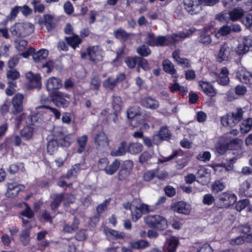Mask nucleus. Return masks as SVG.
Listing matches in <instances>:
<instances>
[{
  "mask_svg": "<svg viewBox=\"0 0 252 252\" xmlns=\"http://www.w3.org/2000/svg\"><path fill=\"white\" fill-rule=\"evenodd\" d=\"M236 160L237 158L235 157L227 159L226 162L221 163L219 166L224 168L227 171L231 170L233 169V164Z\"/></svg>",
  "mask_w": 252,
  "mask_h": 252,
  "instance_id": "obj_43",
  "label": "nucleus"
},
{
  "mask_svg": "<svg viewBox=\"0 0 252 252\" xmlns=\"http://www.w3.org/2000/svg\"><path fill=\"white\" fill-rule=\"evenodd\" d=\"M6 77L11 80H16L20 77V73L16 70L11 69L7 71Z\"/></svg>",
  "mask_w": 252,
  "mask_h": 252,
  "instance_id": "obj_53",
  "label": "nucleus"
},
{
  "mask_svg": "<svg viewBox=\"0 0 252 252\" xmlns=\"http://www.w3.org/2000/svg\"><path fill=\"white\" fill-rule=\"evenodd\" d=\"M138 115H140L139 107L138 106L130 107L127 111V116L128 119H132L131 124L133 127L136 126L134 123L137 121L136 116Z\"/></svg>",
  "mask_w": 252,
  "mask_h": 252,
  "instance_id": "obj_22",
  "label": "nucleus"
},
{
  "mask_svg": "<svg viewBox=\"0 0 252 252\" xmlns=\"http://www.w3.org/2000/svg\"><path fill=\"white\" fill-rule=\"evenodd\" d=\"M228 70L226 67H222L220 73L218 75L216 72H211L212 76H215L217 78V82L220 85L224 86L227 85L229 82V78L228 77Z\"/></svg>",
  "mask_w": 252,
  "mask_h": 252,
  "instance_id": "obj_11",
  "label": "nucleus"
},
{
  "mask_svg": "<svg viewBox=\"0 0 252 252\" xmlns=\"http://www.w3.org/2000/svg\"><path fill=\"white\" fill-rule=\"evenodd\" d=\"M62 85V80L52 77L48 80L46 87L48 91H52L61 88Z\"/></svg>",
  "mask_w": 252,
  "mask_h": 252,
  "instance_id": "obj_16",
  "label": "nucleus"
},
{
  "mask_svg": "<svg viewBox=\"0 0 252 252\" xmlns=\"http://www.w3.org/2000/svg\"><path fill=\"white\" fill-rule=\"evenodd\" d=\"M40 24H44L48 31L50 32L55 29L56 24L53 21V17L50 14H46L44 16L43 21H39Z\"/></svg>",
  "mask_w": 252,
  "mask_h": 252,
  "instance_id": "obj_19",
  "label": "nucleus"
},
{
  "mask_svg": "<svg viewBox=\"0 0 252 252\" xmlns=\"http://www.w3.org/2000/svg\"><path fill=\"white\" fill-rule=\"evenodd\" d=\"M199 85L203 92L210 96H214L216 93L211 84L205 81H200Z\"/></svg>",
  "mask_w": 252,
  "mask_h": 252,
  "instance_id": "obj_26",
  "label": "nucleus"
},
{
  "mask_svg": "<svg viewBox=\"0 0 252 252\" xmlns=\"http://www.w3.org/2000/svg\"><path fill=\"white\" fill-rule=\"evenodd\" d=\"M211 34L212 33L200 32L197 38L198 43L205 46H209L212 42Z\"/></svg>",
  "mask_w": 252,
  "mask_h": 252,
  "instance_id": "obj_17",
  "label": "nucleus"
},
{
  "mask_svg": "<svg viewBox=\"0 0 252 252\" xmlns=\"http://www.w3.org/2000/svg\"><path fill=\"white\" fill-rule=\"evenodd\" d=\"M88 141V136L86 135H84L77 139V143L79 147L77 150V152L79 153H82L85 149Z\"/></svg>",
  "mask_w": 252,
  "mask_h": 252,
  "instance_id": "obj_36",
  "label": "nucleus"
},
{
  "mask_svg": "<svg viewBox=\"0 0 252 252\" xmlns=\"http://www.w3.org/2000/svg\"><path fill=\"white\" fill-rule=\"evenodd\" d=\"M243 23L248 28L252 26V15L248 14L242 19Z\"/></svg>",
  "mask_w": 252,
  "mask_h": 252,
  "instance_id": "obj_64",
  "label": "nucleus"
},
{
  "mask_svg": "<svg viewBox=\"0 0 252 252\" xmlns=\"http://www.w3.org/2000/svg\"><path fill=\"white\" fill-rule=\"evenodd\" d=\"M241 141V139L235 138L230 140L229 142H226L227 149L230 150L238 149L240 147Z\"/></svg>",
  "mask_w": 252,
  "mask_h": 252,
  "instance_id": "obj_42",
  "label": "nucleus"
},
{
  "mask_svg": "<svg viewBox=\"0 0 252 252\" xmlns=\"http://www.w3.org/2000/svg\"><path fill=\"white\" fill-rule=\"evenodd\" d=\"M241 188L245 195L252 196V179H250L243 182Z\"/></svg>",
  "mask_w": 252,
  "mask_h": 252,
  "instance_id": "obj_35",
  "label": "nucleus"
},
{
  "mask_svg": "<svg viewBox=\"0 0 252 252\" xmlns=\"http://www.w3.org/2000/svg\"><path fill=\"white\" fill-rule=\"evenodd\" d=\"M146 43L150 46H165L169 43L167 36H158L156 37L153 32H148L146 38Z\"/></svg>",
  "mask_w": 252,
  "mask_h": 252,
  "instance_id": "obj_6",
  "label": "nucleus"
},
{
  "mask_svg": "<svg viewBox=\"0 0 252 252\" xmlns=\"http://www.w3.org/2000/svg\"><path fill=\"white\" fill-rule=\"evenodd\" d=\"M225 188V184L222 180H217L212 185V190L215 193L223 190Z\"/></svg>",
  "mask_w": 252,
  "mask_h": 252,
  "instance_id": "obj_41",
  "label": "nucleus"
},
{
  "mask_svg": "<svg viewBox=\"0 0 252 252\" xmlns=\"http://www.w3.org/2000/svg\"><path fill=\"white\" fill-rule=\"evenodd\" d=\"M138 58L139 56L128 57L125 59V62L129 68L132 69L134 68L136 64L138 65Z\"/></svg>",
  "mask_w": 252,
  "mask_h": 252,
  "instance_id": "obj_44",
  "label": "nucleus"
},
{
  "mask_svg": "<svg viewBox=\"0 0 252 252\" xmlns=\"http://www.w3.org/2000/svg\"><path fill=\"white\" fill-rule=\"evenodd\" d=\"M144 221L150 228L163 230L167 226V220L163 217L159 215H150L144 219Z\"/></svg>",
  "mask_w": 252,
  "mask_h": 252,
  "instance_id": "obj_2",
  "label": "nucleus"
},
{
  "mask_svg": "<svg viewBox=\"0 0 252 252\" xmlns=\"http://www.w3.org/2000/svg\"><path fill=\"white\" fill-rule=\"evenodd\" d=\"M41 77L39 74L30 82V86L33 88H39L41 87Z\"/></svg>",
  "mask_w": 252,
  "mask_h": 252,
  "instance_id": "obj_54",
  "label": "nucleus"
},
{
  "mask_svg": "<svg viewBox=\"0 0 252 252\" xmlns=\"http://www.w3.org/2000/svg\"><path fill=\"white\" fill-rule=\"evenodd\" d=\"M80 170V164H76L73 165L71 169L67 173L66 177L69 178L71 176H76V174Z\"/></svg>",
  "mask_w": 252,
  "mask_h": 252,
  "instance_id": "obj_61",
  "label": "nucleus"
},
{
  "mask_svg": "<svg viewBox=\"0 0 252 252\" xmlns=\"http://www.w3.org/2000/svg\"><path fill=\"white\" fill-rule=\"evenodd\" d=\"M19 59L20 58L18 55L14 56L11 58L7 63L9 68L13 69L18 63Z\"/></svg>",
  "mask_w": 252,
  "mask_h": 252,
  "instance_id": "obj_59",
  "label": "nucleus"
},
{
  "mask_svg": "<svg viewBox=\"0 0 252 252\" xmlns=\"http://www.w3.org/2000/svg\"><path fill=\"white\" fill-rule=\"evenodd\" d=\"M236 196L230 192H225L221 194L219 197V201L215 204L218 209L227 208L234 204L236 202Z\"/></svg>",
  "mask_w": 252,
  "mask_h": 252,
  "instance_id": "obj_5",
  "label": "nucleus"
},
{
  "mask_svg": "<svg viewBox=\"0 0 252 252\" xmlns=\"http://www.w3.org/2000/svg\"><path fill=\"white\" fill-rule=\"evenodd\" d=\"M244 112L242 108H238L235 111L230 113L234 118L235 120H236L237 123H238L243 119Z\"/></svg>",
  "mask_w": 252,
  "mask_h": 252,
  "instance_id": "obj_46",
  "label": "nucleus"
},
{
  "mask_svg": "<svg viewBox=\"0 0 252 252\" xmlns=\"http://www.w3.org/2000/svg\"><path fill=\"white\" fill-rule=\"evenodd\" d=\"M240 131L243 134L248 133L252 129V118H249L243 121L240 126Z\"/></svg>",
  "mask_w": 252,
  "mask_h": 252,
  "instance_id": "obj_28",
  "label": "nucleus"
},
{
  "mask_svg": "<svg viewBox=\"0 0 252 252\" xmlns=\"http://www.w3.org/2000/svg\"><path fill=\"white\" fill-rule=\"evenodd\" d=\"M120 164V161L119 159H115L110 165H107L105 173L110 175L114 174L119 168Z\"/></svg>",
  "mask_w": 252,
  "mask_h": 252,
  "instance_id": "obj_29",
  "label": "nucleus"
},
{
  "mask_svg": "<svg viewBox=\"0 0 252 252\" xmlns=\"http://www.w3.org/2000/svg\"><path fill=\"white\" fill-rule=\"evenodd\" d=\"M52 100L56 106L58 107L63 106V97L62 93L57 92L54 97Z\"/></svg>",
  "mask_w": 252,
  "mask_h": 252,
  "instance_id": "obj_50",
  "label": "nucleus"
},
{
  "mask_svg": "<svg viewBox=\"0 0 252 252\" xmlns=\"http://www.w3.org/2000/svg\"><path fill=\"white\" fill-rule=\"evenodd\" d=\"M31 229L29 228L22 230L19 235V241L24 246L28 245L30 243Z\"/></svg>",
  "mask_w": 252,
  "mask_h": 252,
  "instance_id": "obj_18",
  "label": "nucleus"
},
{
  "mask_svg": "<svg viewBox=\"0 0 252 252\" xmlns=\"http://www.w3.org/2000/svg\"><path fill=\"white\" fill-rule=\"evenodd\" d=\"M252 241V234H248L247 236H239L231 239L230 243L231 245H240L245 242H250Z\"/></svg>",
  "mask_w": 252,
  "mask_h": 252,
  "instance_id": "obj_32",
  "label": "nucleus"
},
{
  "mask_svg": "<svg viewBox=\"0 0 252 252\" xmlns=\"http://www.w3.org/2000/svg\"><path fill=\"white\" fill-rule=\"evenodd\" d=\"M163 70L167 73L173 75L176 73L174 65L169 60H164L162 62Z\"/></svg>",
  "mask_w": 252,
  "mask_h": 252,
  "instance_id": "obj_31",
  "label": "nucleus"
},
{
  "mask_svg": "<svg viewBox=\"0 0 252 252\" xmlns=\"http://www.w3.org/2000/svg\"><path fill=\"white\" fill-rule=\"evenodd\" d=\"M24 97L23 94L19 93L16 94L13 97L12 101L13 106L12 112L13 114H16L22 111Z\"/></svg>",
  "mask_w": 252,
  "mask_h": 252,
  "instance_id": "obj_9",
  "label": "nucleus"
},
{
  "mask_svg": "<svg viewBox=\"0 0 252 252\" xmlns=\"http://www.w3.org/2000/svg\"><path fill=\"white\" fill-rule=\"evenodd\" d=\"M34 31V25L31 23H17L10 28L11 34L17 37L29 35Z\"/></svg>",
  "mask_w": 252,
  "mask_h": 252,
  "instance_id": "obj_1",
  "label": "nucleus"
},
{
  "mask_svg": "<svg viewBox=\"0 0 252 252\" xmlns=\"http://www.w3.org/2000/svg\"><path fill=\"white\" fill-rule=\"evenodd\" d=\"M195 31V29L191 28L178 33L172 34L171 36V39L175 42H178L180 39H184L190 35H191Z\"/></svg>",
  "mask_w": 252,
  "mask_h": 252,
  "instance_id": "obj_15",
  "label": "nucleus"
},
{
  "mask_svg": "<svg viewBox=\"0 0 252 252\" xmlns=\"http://www.w3.org/2000/svg\"><path fill=\"white\" fill-rule=\"evenodd\" d=\"M135 208L139 209L143 214H147L152 211V210L149 208V206L148 205L144 203L135 205Z\"/></svg>",
  "mask_w": 252,
  "mask_h": 252,
  "instance_id": "obj_58",
  "label": "nucleus"
},
{
  "mask_svg": "<svg viewBox=\"0 0 252 252\" xmlns=\"http://www.w3.org/2000/svg\"><path fill=\"white\" fill-rule=\"evenodd\" d=\"M141 104L144 107L151 109H156L159 106L158 101L151 96L143 98L141 100Z\"/></svg>",
  "mask_w": 252,
  "mask_h": 252,
  "instance_id": "obj_14",
  "label": "nucleus"
},
{
  "mask_svg": "<svg viewBox=\"0 0 252 252\" xmlns=\"http://www.w3.org/2000/svg\"><path fill=\"white\" fill-rule=\"evenodd\" d=\"M137 53L141 56L140 57H146L151 54V50L149 47L144 44L138 46L136 48Z\"/></svg>",
  "mask_w": 252,
  "mask_h": 252,
  "instance_id": "obj_39",
  "label": "nucleus"
},
{
  "mask_svg": "<svg viewBox=\"0 0 252 252\" xmlns=\"http://www.w3.org/2000/svg\"><path fill=\"white\" fill-rule=\"evenodd\" d=\"M171 133L166 126H162L159 130L158 134L153 136L154 144L158 145L163 140H168L170 139Z\"/></svg>",
  "mask_w": 252,
  "mask_h": 252,
  "instance_id": "obj_7",
  "label": "nucleus"
},
{
  "mask_svg": "<svg viewBox=\"0 0 252 252\" xmlns=\"http://www.w3.org/2000/svg\"><path fill=\"white\" fill-rule=\"evenodd\" d=\"M108 163L109 161L107 158H102L98 162V167L101 170L105 171Z\"/></svg>",
  "mask_w": 252,
  "mask_h": 252,
  "instance_id": "obj_62",
  "label": "nucleus"
},
{
  "mask_svg": "<svg viewBox=\"0 0 252 252\" xmlns=\"http://www.w3.org/2000/svg\"><path fill=\"white\" fill-rule=\"evenodd\" d=\"M123 104L122 98L119 96H114L112 102L113 109L116 111H119L121 110Z\"/></svg>",
  "mask_w": 252,
  "mask_h": 252,
  "instance_id": "obj_45",
  "label": "nucleus"
},
{
  "mask_svg": "<svg viewBox=\"0 0 252 252\" xmlns=\"http://www.w3.org/2000/svg\"><path fill=\"white\" fill-rule=\"evenodd\" d=\"M65 40L68 45L71 46L74 50L82 43V40L77 34L72 36L66 37Z\"/></svg>",
  "mask_w": 252,
  "mask_h": 252,
  "instance_id": "obj_27",
  "label": "nucleus"
},
{
  "mask_svg": "<svg viewBox=\"0 0 252 252\" xmlns=\"http://www.w3.org/2000/svg\"><path fill=\"white\" fill-rule=\"evenodd\" d=\"M129 245L131 248L134 249H143L150 246L149 243L145 240H140L135 242H131Z\"/></svg>",
  "mask_w": 252,
  "mask_h": 252,
  "instance_id": "obj_34",
  "label": "nucleus"
},
{
  "mask_svg": "<svg viewBox=\"0 0 252 252\" xmlns=\"http://www.w3.org/2000/svg\"><path fill=\"white\" fill-rule=\"evenodd\" d=\"M33 128L31 126L24 127L21 131V135L25 140L31 139L33 135Z\"/></svg>",
  "mask_w": 252,
  "mask_h": 252,
  "instance_id": "obj_40",
  "label": "nucleus"
},
{
  "mask_svg": "<svg viewBox=\"0 0 252 252\" xmlns=\"http://www.w3.org/2000/svg\"><path fill=\"white\" fill-rule=\"evenodd\" d=\"M137 59L138 60V65L139 67H141L145 71L150 70V65L146 59L140 57H139Z\"/></svg>",
  "mask_w": 252,
  "mask_h": 252,
  "instance_id": "obj_47",
  "label": "nucleus"
},
{
  "mask_svg": "<svg viewBox=\"0 0 252 252\" xmlns=\"http://www.w3.org/2000/svg\"><path fill=\"white\" fill-rule=\"evenodd\" d=\"M96 147L98 149H106L109 147V142L106 135L103 132H99L94 138Z\"/></svg>",
  "mask_w": 252,
  "mask_h": 252,
  "instance_id": "obj_10",
  "label": "nucleus"
},
{
  "mask_svg": "<svg viewBox=\"0 0 252 252\" xmlns=\"http://www.w3.org/2000/svg\"><path fill=\"white\" fill-rule=\"evenodd\" d=\"M143 213L139 209L134 208L131 211L132 220L133 221H136L142 216Z\"/></svg>",
  "mask_w": 252,
  "mask_h": 252,
  "instance_id": "obj_60",
  "label": "nucleus"
},
{
  "mask_svg": "<svg viewBox=\"0 0 252 252\" xmlns=\"http://www.w3.org/2000/svg\"><path fill=\"white\" fill-rule=\"evenodd\" d=\"M87 50L90 59L93 62H97L102 60V56L98 46L90 47L87 48Z\"/></svg>",
  "mask_w": 252,
  "mask_h": 252,
  "instance_id": "obj_12",
  "label": "nucleus"
},
{
  "mask_svg": "<svg viewBox=\"0 0 252 252\" xmlns=\"http://www.w3.org/2000/svg\"><path fill=\"white\" fill-rule=\"evenodd\" d=\"M127 152L126 142L123 141L121 142L117 149L113 150L110 153V155L113 157H119L125 155Z\"/></svg>",
  "mask_w": 252,
  "mask_h": 252,
  "instance_id": "obj_25",
  "label": "nucleus"
},
{
  "mask_svg": "<svg viewBox=\"0 0 252 252\" xmlns=\"http://www.w3.org/2000/svg\"><path fill=\"white\" fill-rule=\"evenodd\" d=\"M218 1H184L185 9L191 15L199 13L202 9L201 5L213 6Z\"/></svg>",
  "mask_w": 252,
  "mask_h": 252,
  "instance_id": "obj_4",
  "label": "nucleus"
},
{
  "mask_svg": "<svg viewBox=\"0 0 252 252\" xmlns=\"http://www.w3.org/2000/svg\"><path fill=\"white\" fill-rule=\"evenodd\" d=\"M117 85V84L115 79L112 80L110 78H107L103 83V86L104 88L109 89L111 91L114 89Z\"/></svg>",
  "mask_w": 252,
  "mask_h": 252,
  "instance_id": "obj_49",
  "label": "nucleus"
},
{
  "mask_svg": "<svg viewBox=\"0 0 252 252\" xmlns=\"http://www.w3.org/2000/svg\"><path fill=\"white\" fill-rule=\"evenodd\" d=\"M54 138L49 141L47 149L50 155H53L57 150L60 145L62 146L63 143V133L62 128H56L53 130Z\"/></svg>",
  "mask_w": 252,
  "mask_h": 252,
  "instance_id": "obj_3",
  "label": "nucleus"
},
{
  "mask_svg": "<svg viewBox=\"0 0 252 252\" xmlns=\"http://www.w3.org/2000/svg\"><path fill=\"white\" fill-rule=\"evenodd\" d=\"M215 200L214 197L211 194L208 193L204 195L202 202L204 205L210 206L214 203Z\"/></svg>",
  "mask_w": 252,
  "mask_h": 252,
  "instance_id": "obj_52",
  "label": "nucleus"
},
{
  "mask_svg": "<svg viewBox=\"0 0 252 252\" xmlns=\"http://www.w3.org/2000/svg\"><path fill=\"white\" fill-rule=\"evenodd\" d=\"M221 123L223 126L230 127H234L238 124L230 113L221 117Z\"/></svg>",
  "mask_w": 252,
  "mask_h": 252,
  "instance_id": "obj_24",
  "label": "nucleus"
},
{
  "mask_svg": "<svg viewBox=\"0 0 252 252\" xmlns=\"http://www.w3.org/2000/svg\"><path fill=\"white\" fill-rule=\"evenodd\" d=\"M54 66V63L51 60L48 61L42 65V68L45 69V71L48 73H50L53 71Z\"/></svg>",
  "mask_w": 252,
  "mask_h": 252,
  "instance_id": "obj_55",
  "label": "nucleus"
},
{
  "mask_svg": "<svg viewBox=\"0 0 252 252\" xmlns=\"http://www.w3.org/2000/svg\"><path fill=\"white\" fill-rule=\"evenodd\" d=\"M171 208L173 211L180 214L187 215L190 212L189 206L183 201L174 203L172 205Z\"/></svg>",
  "mask_w": 252,
  "mask_h": 252,
  "instance_id": "obj_13",
  "label": "nucleus"
},
{
  "mask_svg": "<svg viewBox=\"0 0 252 252\" xmlns=\"http://www.w3.org/2000/svg\"><path fill=\"white\" fill-rule=\"evenodd\" d=\"M167 249L168 252H175L179 245L178 239L175 237H171L167 240Z\"/></svg>",
  "mask_w": 252,
  "mask_h": 252,
  "instance_id": "obj_33",
  "label": "nucleus"
},
{
  "mask_svg": "<svg viewBox=\"0 0 252 252\" xmlns=\"http://www.w3.org/2000/svg\"><path fill=\"white\" fill-rule=\"evenodd\" d=\"M236 77L243 83L252 85V73L250 72H237Z\"/></svg>",
  "mask_w": 252,
  "mask_h": 252,
  "instance_id": "obj_23",
  "label": "nucleus"
},
{
  "mask_svg": "<svg viewBox=\"0 0 252 252\" xmlns=\"http://www.w3.org/2000/svg\"><path fill=\"white\" fill-rule=\"evenodd\" d=\"M243 14V10L239 8H234L229 12L230 19L232 21H237L242 17Z\"/></svg>",
  "mask_w": 252,
  "mask_h": 252,
  "instance_id": "obj_37",
  "label": "nucleus"
},
{
  "mask_svg": "<svg viewBox=\"0 0 252 252\" xmlns=\"http://www.w3.org/2000/svg\"><path fill=\"white\" fill-rule=\"evenodd\" d=\"M230 54V49L227 43H223L221 45L216 57L217 61L219 63L228 60Z\"/></svg>",
  "mask_w": 252,
  "mask_h": 252,
  "instance_id": "obj_8",
  "label": "nucleus"
},
{
  "mask_svg": "<svg viewBox=\"0 0 252 252\" xmlns=\"http://www.w3.org/2000/svg\"><path fill=\"white\" fill-rule=\"evenodd\" d=\"M153 153L149 152H144L139 157V160L141 163H144L148 162L152 157Z\"/></svg>",
  "mask_w": 252,
  "mask_h": 252,
  "instance_id": "obj_51",
  "label": "nucleus"
},
{
  "mask_svg": "<svg viewBox=\"0 0 252 252\" xmlns=\"http://www.w3.org/2000/svg\"><path fill=\"white\" fill-rule=\"evenodd\" d=\"M48 51L46 49H40L32 54V59L35 63H39L45 60L48 55Z\"/></svg>",
  "mask_w": 252,
  "mask_h": 252,
  "instance_id": "obj_20",
  "label": "nucleus"
},
{
  "mask_svg": "<svg viewBox=\"0 0 252 252\" xmlns=\"http://www.w3.org/2000/svg\"><path fill=\"white\" fill-rule=\"evenodd\" d=\"M127 152L135 155L141 152L143 149V145L138 142H132L127 146Z\"/></svg>",
  "mask_w": 252,
  "mask_h": 252,
  "instance_id": "obj_30",
  "label": "nucleus"
},
{
  "mask_svg": "<svg viewBox=\"0 0 252 252\" xmlns=\"http://www.w3.org/2000/svg\"><path fill=\"white\" fill-rule=\"evenodd\" d=\"M15 47L19 51H23L28 44L27 40L21 39L19 41H15Z\"/></svg>",
  "mask_w": 252,
  "mask_h": 252,
  "instance_id": "obj_56",
  "label": "nucleus"
},
{
  "mask_svg": "<svg viewBox=\"0 0 252 252\" xmlns=\"http://www.w3.org/2000/svg\"><path fill=\"white\" fill-rule=\"evenodd\" d=\"M132 34L131 33L127 32L122 28L118 29L114 32L115 37L122 42H125L127 40Z\"/></svg>",
  "mask_w": 252,
  "mask_h": 252,
  "instance_id": "obj_21",
  "label": "nucleus"
},
{
  "mask_svg": "<svg viewBox=\"0 0 252 252\" xmlns=\"http://www.w3.org/2000/svg\"><path fill=\"white\" fill-rule=\"evenodd\" d=\"M51 198L53 200L51 202L50 206L53 210H55L59 206L63 199V194L58 195L57 194H53Z\"/></svg>",
  "mask_w": 252,
  "mask_h": 252,
  "instance_id": "obj_38",
  "label": "nucleus"
},
{
  "mask_svg": "<svg viewBox=\"0 0 252 252\" xmlns=\"http://www.w3.org/2000/svg\"><path fill=\"white\" fill-rule=\"evenodd\" d=\"M250 204V201L249 199H245L242 200L238 201L236 204V209L240 212L242 210L244 209L246 207L248 206Z\"/></svg>",
  "mask_w": 252,
  "mask_h": 252,
  "instance_id": "obj_48",
  "label": "nucleus"
},
{
  "mask_svg": "<svg viewBox=\"0 0 252 252\" xmlns=\"http://www.w3.org/2000/svg\"><path fill=\"white\" fill-rule=\"evenodd\" d=\"M216 149L220 155H223L228 150L226 143H219L216 146Z\"/></svg>",
  "mask_w": 252,
  "mask_h": 252,
  "instance_id": "obj_63",
  "label": "nucleus"
},
{
  "mask_svg": "<svg viewBox=\"0 0 252 252\" xmlns=\"http://www.w3.org/2000/svg\"><path fill=\"white\" fill-rule=\"evenodd\" d=\"M101 84V80L98 76H94L91 81V86H93V89L97 90L99 89Z\"/></svg>",
  "mask_w": 252,
  "mask_h": 252,
  "instance_id": "obj_57",
  "label": "nucleus"
}]
</instances>
